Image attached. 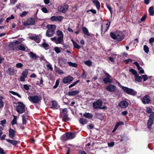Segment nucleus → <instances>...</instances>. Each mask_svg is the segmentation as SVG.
Masks as SVG:
<instances>
[{
	"mask_svg": "<svg viewBox=\"0 0 154 154\" xmlns=\"http://www.w3.org/2000/svg\"><path fill=\"white\" fill-rule=\"evenodd\" d=\"M47 29L46 33V36L50 37H52L54 34L56 29V26L55 25L49 24L47 26Z\"/></svg>",
	"mask_w": 154,
	"mask_h": 154,
	"instance_id": "f257e3e1",
	"label": "nucleus"
},
{
	"mask_svg": "<svg viewBox=\"0 0 154 154\" xmlns=\"http://www.w3.org/2000/svg\"><path fill=\"white\" fill-rule=\"evenodd\" d=\"M110 35L114 39H116L118 41H121L124 38L123 33L120 31H117L115 33L111 32Z\"/></svg>",
	"mask_w": 154,
	"mask_h": 154,
	"instance_id": "f03ea898",
	"label": "nucleus"
},
{
	"mask_svg": "<svg viewBox=\"0 0 154 154\" xmlns=\"http://www.w3.org/2000/svg\"><path fill=\"white\" fill-rule=\"evenodd\" d=\"M76 136V134L74 132H68L62 135L60 137L61 140L66 141L74 138Z\"/></svg>",
	"mask_w": 154,
	"mask_h": 154,
	"instance_id": "7ed1b4c3",
	"label": "nucleus"
},
{
	"mask_svg": "<svg viewBox=\"0 0 154 154\" xmlns=\"http://www.w3.org/2000/svg\"><path fill=\"white\" fill-rule=\"evenodd\" d=\"M26 106L23 103L21 102H18L17 105L16 107V110L20 114H22L25 112Z\"/></svg>",
	"mask_w": 154,
	"mask_h": 154,
	"instance_id": "20e7f679",
	"label": "nucleus"
},
{
	"mask_svg": "<svg viewBox=\"0 0 154 154\" xmlns=\"http://www.w3.org/2000/svg\"><path fill=\"white\" fill-rule=\"evenodd\" d=\"M120 86L125 93L134 96L137 94V92L132 88H129L121 85H120Z\"/></svg>",
	"mask_w": 154,
	"mask_h": 154,
	"instance_id": "39448f33",
	"label": "nucleus"
},
{
	"mask_svg": "<svg viewBox=\"0 0 154 154\" xmlns=\"http://www.w3.org/2000/svg\"><path fill=\"white\" fill-rule=\"evenodd\" d=\"M154 120V112H152L149 116V118L147 122V128L149 130H151Z\"/></svg>",
	"mask_w": 154,
	"mask_h": 154,
	"instance_id": "423d86ee",
	"label": "nucleus"
},
{
	"mask_svg": "<svg viewBox=\"0 0 154 154\" xmlns=\"http://www.w3.org/2000/svg\"><path fill=\"white\" fill-rule=\"evenodd\" d=\"M63 37H58L57 38L56 37L51 38V40L53 42H54L57 44H63Z\"/></svg>",
	"mask_w": 154,
	"mask_h": 154,
	"instance_id": "0eeeda50",
	"label": "nucleus"
},
{
	"mask_svg": "<svg viewBox=\"0 0 154 154\" xmlns=\"http://www.w3.org/2000/svg\"><path fill=\"white\" fill-rule=\"evenodd\" d=\"M103 103L102 100L99 99L94 101L93 103V106L94 109L101 108V107L102 106Z\"/></svg>",
	"mask_w": 154,
	"mask_h": 154,
	"instance_id": "6e6552de",
	"label": "nucleus"
},
{
	"mask_svg": "<svg viewBox=\"0 0 154 154\" xmlns=\"http://www.w3.org/2000/svg\"><path fill=\"white\" fill-rule=\"evenodd\" d=\"M69 6L66 4L61 5L58 8L59 11L62 13L66 12L68 10Z\"/></svg>",
	"mask_w": 154,
	"mask_h": 154,
	"instance_id": "1a4fd4ad",
	"label": "nucleus"
},
{
	"mask_svg": "<svg viewBox=\"0 0 154 154\" xmlns=\"http://www.w3.org/2000/svg\"><path fill=\"white\" fill-rule=\"evenodd\" d=\"M110 24V22L109 21H108L105 24H103V23L101 24V33H102L103 32H105L109 29Z\"/></svg>",
	"mask_w": 154,
	"mask_h": 154,
	"instance_id": "9d476101",
	"label": "nucleus"
},
{
	"mask_svg": "<svg viewBox=\"0 0 154 154\" xmlns=\"http://www.w3.org/2000/svg\"><path fill=\"white\" fill-rule=\"evenodd\" d=\"M142 103L144 104H148L151 101V98L148 95H146L141 99Z\"/></svg>",
	"mask_w": 154,
	"mask_h": 154,
	"instance_id": "9b49d317",
	"label": "nucleus"
},
{
	"mask_svg": "<svg viewBox=\"0 0 154 154\" xmlns=\"http://www.w3.org/2000/svg\"><path fill=\"white\" fill-rule=\"evenodd\" d=\"M63 18V17L61 16H52L50 18V19L53 22H60Z\"/></svg>",
	"mask_w": 154,
	"mask_h": 154,
	"instance_id": "f8f14e48",
	"label": "nucleus"
},
{
	"mask_svg": "<svg viewBox=\"0 0 154 154\" xmlns=\"http://www.w3.org/2000/svg\"><path fill=\"white\" fill-rule=\"evenodd\" d=\"M28 99L33 103H38L40 100L39 97L37 96H29L28 97Z\"/></svg>",
	"mask_w": 154,
	"mask_h": 154,
	"instance_id": "ddd939ff",
	"label": "nucleus"
},
{
	"mask_svg": "<svg viewBox=\"0 0 154 154\" xmlns=\"http://www.w3.org/2000/svg\"><path fill=\"white\" fill-rule=\"evenodd\" d=\"M105 75L106 77L103 78V80L105 84H107V83H112V81L111 79V76L107 72H105Z\"/></svg>",
	"mask_w": 154,
	"mask_h": 154,
	"instance_id": "4468645a",
	"label": "nucleus"
},
{
	"mask_svg": "<svg viewBox=\"0 0 154 154\" xmlns=\"http://www.w3.org/2000/svg\"><path fill=\"white\" fill-rule=\"evenodd\" d=\"M73 80V77L69 76L65 77L63 80L62 81L64 84L70 83Z\"/></svg>",
	"mask_w": 154,
	"mask_h": 154,
	"instance_id": "2eb2a0df",
	"label": "nucleus"
},
{
	"mask_svg": "<svg viewBox=\"0 0 154 154\" xmlns=\"http://www.w3.org/2000/svg\"><path fill=\"white\" fill-rule=\"evenodd\" d=\"M35 22V19L32 17L29 18L27 20L26 25L27 26L34 25Z\"/></svg>",
	"mask_w": 154,
	"mask_h": 154,
	"instance_id": "dca6fc26",
	"label": "nucleus"
},
{
	"mask_svg": "<svg viewBox=\"0 0 154 154\" xmlns=\"http://www.w3.org/2000/svg\"><path fill=\"white\" fill-rule=\"evenodd\" d=\"M116 88V87L114 85L110 84L106 87L107 90L109 92H113L114 91Z\"/></svg>",
	"mask_w": 154,
	"mask_h": 154,
	"instance_id": "f3484780",
	"label": "nucleus"
},
{
	"mask_svg": "<svg viewBox=\"0 0 154 154\" xmlns=\"http://www.w3.org/2000/svg\"><path fill=\"white\" fill-rule=\"evenodd\" d=\"M128 105V103L125 100L121 101L119 104V106L121 108H126Z\"/></svg>",
	"mask_w": 154,
	"mask_h": 154,
	"instance_id": "a211bd4d",
	"label": "nucleus"
},
{
	"mask_svg": "<svg viewBox=\"0 0 154 154\" xmlns=\"http://www.w3.org/2000/svg\"><path fill=\"white\" fill-rule=\"evenodd\" d=\"M51 103H52L51 108L52 109H58L60 108V106L56 101H52Z\"/></svg>",
	"mask_w": 154,
	"mask_h": 154,
	"instance_id": "6ab92c4d",
	"label": "nucleus"
},
{
	"mask_svg": "<svg viewBox=\"0 0 154 154\" xmlns=\"http://www.w3.org/2000/svg\"><path fill=\"white\" fill-rule=\"evenodd\" d=\"M9 137L11 138H13L15 135V131L13 129L10 128L9 130Z\"/></svg>",
	"mask_w": 154,
	"mask_h": 154,
	"instance_id": "aec40b11",
	"label": "nucleus"
},
{
	"mask_svg": "<svg viewBox=\"0 0 154 154\" xmlns=\"http://www.w3.org/2000/svg\"><path fill=\"white\" fill-rule=\"evenodd\" d=\"M79 93V91L77 90L69 91L68 92V95L71 96H74L78 94Z\"/></svg>",
	"mask_w": 154,
	"mask_h": 154,
	"instance_id": "412c9836",
	"label": "nucleus"
},
{
	"mask_svg": "<svg viewBox=\"0 0 154 154\" xmlns=\"http://www.w3.org/2000/svg\"><path fill=\"white\" fill-rule=\"evenodd\" d=\"M28 116L27 114H25L24 115H23L22 118V122L23 124V125H26V119H27Z\"/></svg>",
	"mask_w": 154,
	"mask_h": 154,
	"instance_id": "4be33fe9",
	"label": "nucleus"
},
{
	"mask_svg": "<svg viewBox=\"0 0 154 154\" xmlns=\"http://www.w3.org/2000/svg\"><path fill=\"white\" fill-rule=\"evenodd\" d=\"M67 109L66 108H64L61 110L60 115L61 117L67 115Z\"/></svg>",
	"mask_w": 154,
	"mask_h": 154,
	"instance_id": "5701e85b",
	"label": "nucleus"
},
{
	"mask_svg": "<svg viewBox=\"0 0 154 154\" xmlns=\"http://www.w3.org/2000/svg\"><path fill=\"white\" fill-rule=\"evenodd\" d=\"M82 32L88 36L90 35L89 33L88 30L86 27L82 26Z\"/></svg>",
	"mask_w": 154,
	"mask_h": 154,
	"instance_id": "b1692460",
	"label": "nucleus"
},
{
	"mask_svg": "<svg viewBox=\"0 0 154 154\" xmlns=\"http://www.w3.org/2000/svg\"><path fill=\"white\" fill-rule=\"evenodd\" d=\"M83 116L85 118L88 119H91L93 117V115L92 114L85 112L83 114Z\"/></svg>",
	"mask_w": 154,
	"mask_h": 154,
	"instance_id": "393cba45",
	"label": "nucleus"
},
{
	"mask_svg": "<svg viewBox=\"0 0 154 154\" xmlns=\"http://www.w3.org/2000/svg\"><path fill=\"white\" fill-rule=\"evenodd\" d=\"M93 2L95 5L97 9H99L100 8V3L97 0H94Z\"/></svg>",
	"mask_w": 154,
	"mask_h": 154,
	"instance_id": "a878e982",
	"label": "nucleus"
},
{
	"mask_svg": "<svg viewBox=\"0 0 154 154\" xmlns=\"http://www.w3.org/2000/svg\"><path fill=\"white\" fill-rule=\"evenodd\" d=\"M41 47L44 48L45 50H48L50 48V46L49 44L45 42H43L41 45Z\"/></svg>",
	"mask_w": 154,
	"mask_h": 154,
	"instance_id": "bb28decb",
	"label": "nucleus"
},
{
	"mask_svg": "<svg viewBox=\"0 0 154 154\" xmlns=\"http://www.w3.org/2000/svg\"><path fill=\"white\" fill-rule=\"evenodd\" d=\"M29 55L30 57L32 59L36 60L37 58L36 54L32 52H30Z\"/></svg>",
	"mask_w": 154,
	"mask_h": 154,
	"instance_id": "cd10ccee",
	"label": "nucleus"
},
{
	"mask_svg": "<svg viewBox=\"0 0 154 154\" xmlns=\"http://www.w3.org/2000/svg\"><path fill=\"white\" fill-rule=\"evenodd\" d=\"M7 72L9 75H12L14 73V70L13 68H10L8 69Z\"/></svg>",
	"mask_w": 154,
	"mask_h": 154,
	"instance_id": "c85d7f7f",
	"label": "nucleus"
},
{
	"mask_svg": "<svg viewBox=\"0 0 154 154\" xmlns=\"http://www.w3.org/2000/svg\"><path fill=\"white\" fill-rule=\"evenodd\" d=\"M6 140L9 143H10L13 145H16L17 143V141L14 140H11L10 139H6Z\"/></svg>",
	"mask_w": 154,
	"mask_h": 154,
	"instance_id": "c756f323",
	"label": "nucleus"
},
{
	"mask_svg": "<svg viewBox=\"0 0 154 154\" xmlns=\"http://www.w3.org/2000/svg\"><path fill=\"white\" fill-rule=\"evenodd\" d=\"M28 73V70L27 69H25L22 73L21 75L26 78L27 77Z\"/></svg>",
	"mask_w": 154,
	"mask_h": 154,
	"instance_id": "7c9ffc66",
	"label": "nucleus"
},
{
	"mask_svg": "<svg viewBox=\"0 0 154 154\" xmlns=\"http://www.w3.org/2000/svg\"><path fill=\"white\" fill-rule=\"evenodd\" d=\"M56 34L57 35L60 37H63V34L62 31L58 30L56 31Z\"/></svg>",
	"mask_w": 154,
	"mask_h": 154,
	"instance_id": "2f4dec72",
	"label": "nucleus"
},
{
	"mask_svg": "<svg viewBox=\"0 0 154 154\" xmlns=\"http://www.w3.org/2000/svg\"><path fill=\"white\" fill-rule=\"evenodd\" d=\"M135 80L138 82H141L142 80V77L141 76H139L138 74H137L135 76Z\"/></svg>",
	"mask_w": 154,
	"mask_h": 154,
	"instance_id": "473e14b6",
	"label": "nucleus"
},
{
	"mask_svg": "<svg viewBox=\"0 0 154 154\" xmlns=\"http://www.w3.org/2000/svg\"><path fill=\"white\" fill-rule=\"evenodd\" d=\"M149 13L150 15L153 16L154 15V11L153 10V7L151 6L149 8Z\"/></svg>",
	"mask_w": 154,
	"mask_h": 154,
	"instance_id": "72a5a7b5",
	"label": "nucleus"
},
{
	"mask_svg": "<svg viewBox=\"0 0 154 154\" xmlns=\"http://www.w3.org/2000/svg\"><path fill=\"white\" fill-rule=\"evenodd\" d=\"M79 121L80 123L83 125L87 124L88 122L87 119H80Z\"/></svg>",
	"mask_w": 154,
	"mask_h": 154,
	"instance_id": "f704fd0d",
	"label": "nucleus"
},
{
	"mask_svg": "<svg viewBox=\"0 0 154 154\" xmlns=\"http://www.w3.org/2000/svg\"><path fill=\"white\" fill-rule=\"evenodd\" d=\"M84 63L85 64L89 66H91L92 64V63L91 61L90 60L85 61Z\"/></svg>",
	"mask_w": 154,
	"mask_h": 154,
	"instance_id": "c9c22d12",
	"label": "nucleus"
},
{
	"mask_svg": "<svg viewBox=\"0 0 154 154\" xmlns=\"http://www.w3.org/2000/svg\"><path fill=\"white\" fill-rule=\"evenodd\" d=\"M61 49L62 48H60L58 47H55L54 48V50L56 52V53L58 54L61 52Z\"/></svg>",
	"mask_w": 154,
	"mask_h": 154,
	"instance_id": "e433bc0d",
	"label": "nucleus"
},
{
	"mask_svg": "<svg viewBox=\"0 0 154 154\" xmlns=\"http://www.w3.org/2000/svg\"><path fill=\"white\" fill-rule=\"evenodd\" d=\"M67 63L69 66L74 67H76L77 66V64L75 63H73L71 62H68Z\"/></svg>",
	"mask_w": 154,
	"mask_h": 154,
	"instance_id": "4c0bfd02",
	"label": "nucleus"
},
{
	"mask_svg": "<svg viewBox=\"0 0 154 154\" xmlns=\"http://www.w3.org/2000/svg\"><path fill=\"white\" fill-rule=\"evenodd\" d=\"M10 93L14 95L17 96L18 97L21 98V96L17 92L13 91H10Z\"/></svg>",
	"mask_w": 154,
	"mask_h": 154,
	"instance_id": "58836bf2",
	"label": "nucleus"
},
{
	"mask_svg": "<svg viewBox=\"0 0 154 154\" xmlns=\"http://www.w3.org/2000/svg\"><path fill=\"white\" fill-rule=\"evenodd\" d=\"M31 86L30 85L25 84L23 85V88L25 90L28 91L29 89V87H31Z\"/></svg>",
	"mask_w": 154,
	"mask_h": 154,
	"instance_id": "ea45409f",
	"label": "nucleus"
},
{
	"mask_svg": "<svg viewBox=\"0 0 154 154\" xmlns=\"http://www.w3.org/2000/svg\"><path fill=\"white\" fill-rule=\"evenodd\" d=\"M6 124V120L4 119L0 121V124L2 125L3 127L5 126V125Z\"/></svg>",
	"mask_w": 154,
	"mask_h": 154,
	"instance_id": "a19ab883",
	"label": "nucleus"
},
{
	"mask_svg": "<svg viewBox=\"0 0 154 154\" xmlns=\"http://www.w3.org/2000/svg\"><path fill=\"white\" fill-rule=\"evenodd\" d=\"M62 118L63 121L64 122H65L67 121H68L69 119V118L68 116V115L61 117Z\"/></svg>",
	"mask_w": 154,
	"mask_h": 154,
	"instance_id": "79ce46f5",
	"label": "nucleus"
},
{
	"mask_svg": "<svg viewBox=\"0 0 154 154\" xmlns=\"http://www.w3.org/2000/svg\"><path fill=\"white\" fill-rule=\"evenodd\" d=\"M79 82V80H78L74 82L72 84L70 85L69 86V88H70L74 86H75L77 83Z\"/></svg>",
	"mask_w": 154,
	"mask_h": 154,
	"instance_id": "37998d69",
	"label": "nucleus"
},
{
	"mask_svg": "<svg viewBox=\"0 0 154 154\" xmlns=\"http://www.w3.org/2000/svg\"><path fill=\"white\" fill-rule=\"evenodd\" d=\"M3 97H0V108L4 106V103L2 100Z\"/></svg>",
	"mask_w": 154,
	"mask_h": 154,
	"instance_id": "c03bdc74",
	"label": "nucleus"
},
{
	"mask_svg": "<svg viewBox=\"0 0 154 154\" xmlns=\"http://www.w3.org/2000/svg\"><path fill=\"white\" fill-rule=\"evenodd\" d=\"M17 48L18 50H21V51H25V49H26V48L24 46L22 45H19L17 47Z\"/></svg>",
	"mask_w": 154,
	"mask_h": 154,
	"instance_id": "a18cd8bd",
	"label": "nucleus"
},
{
	"mask_svg": "<svg viewBox=\"0 0 154 154\" xmlns=\"http://www.w3.org/2000/svg\"><path fill=\"white\" fill-rule=\"evenodd\" d=\"M143 50L146 53H148L149 51V48L146 45H144L143 46Z\"/></svg>",
	"mask_w": 154,
	"mask_h": 154,
	"instance_id": "49530a36",
	"label": "nucleus"
},
{
	"mask_svg": "<svg viewBox=\"0 0 154 154\" xmlns=\"http://www.w3.org/2000/svg\"><path fill=\"white\" fill-rule=\"evenodd\" d=\"M146 108V112L148 113H151L152 112V109L149 107H147Z\"/></svg>",
	"mask_w": 154,
	"mask_h": 154,
	"instance_id": "de8ad7c7",
	"label": "nucleus"
},
{
	"mask_svg": "<svg viewBox=\"0 0 154 154\" xmlns=\"http://www.w3.org/2000/svg\"><path fill=\"white\" fill-rule=\"evenodd\" d=\"M74 47L76 48L77 49H80L81 48L80 46L76 42H74V44H73Z\"/></svg>",
	"mask_w": 154,
	"mask_h": 154,
	"instance_id": "09e8293b",
	"label": "nucleus"
},
{
	"mask_svg": "<svg viewBox=\"0 0 154 154\" xmlns=\"http://www.w3.org/2000/svg\"><path fill=\"white\" fill-rule=\"evenodd\" d=\"M130 71L133 74L135 75V76L137 74V72L134 69H131L130 70Z\"/></svg>",
	"mask_w": 154,
	"mask_h": 154,
	"instance_id": "8fccbe9b",
	"label": "nucleus"
},
{
	"mask_svg": "<svg viewBox=\"0 0 154 154\" xmlns=\"http://www.w3.org/2000/svg\"><path fill=\"white\" fill-rule=\"evenodd\" d=\"M139 71V72L140 73L143 74L144 73V71L143 69L140 66L137 68Z\"/></svg>",
	"mask_w": 154,
	"mask_h": 154,
	"instance_id": "3c124183",
	"label": "nucleus"
},
{
	"mask_svg": "<svg viewBox=\"0 0 154 154\" xmlns=\"http://www.w3.org/2000/svg\"><path fill=\"white\" fill-rule=\"evenodd\" d=\"M28 13V12L26 11H24L20 14V16L23 17L26 16Z\"/></svg>",
	"mask_w": 154,
	"mask_h": 154,
	"instance_id": "603ef678",
	"label": "nucleus"
},
{
	"mask_svg": "<svg viewBox=\"0 0 154 154\" xmlns=\"http://www.w3.org/2000/svg\"><path fill=\"white\" fill-rule=\"evenodd\" d=\"M46 66L51 71L53 70V68L52 66L51 65L50 63L47 64Z\"/></svg>",
	"mask_w": 154,
	"mask_h": 154,
	"instance_id": "864d4df0",
	"label": "nucleus"
},
{
	"mask_svg": "<svg viewBox=\"0 0 154 154\" xmlns=\"http://www.w3.org/2000/svg\"><path fill=\"white\" fill-rule=\"evenodd\" d=\"M59 83V80H57L56 82L55 85L53 86V88L55 89L58 86Z\"/></svg>",
	"mask_w": 154,
	"mask_h": 154,
	"instance_id": "5fc2aeb1",
	"label": "nucleus"
},
{
	"mask_svg": "<svg viewBox=\"0 0 154 154\" xmlns=\"http://www.w3.org/2000/svg\"><path fill=\"white\" fill-rule=\"evenodd\" d=\"M23 64L20 63H18L16 64V66L18 68L22 67L23 66Z\"/></svg>",
	"mask_w": 154,
	"mask_h": 154,
	"instance_id": "6e6d98bb",
	"label": "nucleus"
},
{
	"mask_svg": "<svg viewBox=\"0 0 154 154\" xmlns=\"http://www.w3.org/2000/svg\"><path fill=\"white\" fill-rule=\"evenodd\" d=\"M26 78L21 75L20 79V80L22 82H24L25 81V79Z\"/></svg>",
	"mask_w": 154,
	"mask_h": 154,
	"instance_id": "4d7b16f0",
	"label": "nucleus"
},
{
	"mask_svg": "<svg viewBox=\"0 0 154 154\" xmlns=\"http://www.w3.org/2000/svg\"><path fill=\"white\" fill-rule=\"evenodd\" d=\"M126 64H128L129 63H131L132 61V60L131 59H128L124 61Z\"/></svg>",
	"mask_w": 154,
	"mask_h": 154,
	"instance_id": "13d9d810",
	"label": "nucleus"
},
{
	"mask_svg": "<svg viewBox=\"0 0 154 154\" xmlns=\"http://www.w3.org/2000/svg\"><path fill=\"white\" fill-rule=\"evenodd\" d=\"M42 10L44 13H47L48 12L47 8L45 7H43L42 8Z\"/></svg>",
	"mask_w": 154,
	"mask_h": 154,
	"instance_id": "bf43d9fd",
	"label": "nucleus"
},
{
	"mask_svg": "<svg viewBox=\"0 0 154 154\" xmlns=\"http://www.w3.org/2000/svg\"><path fill=\"white\" fill-rule=\"evenodd\" d=\"M38 36H31L30 37V38L32 40H33L35 41H36V39L37 38H38Z\"/></svg>",
	"mask_w": 154,
	"mask_h": 154,
	"instance_id": "052dcab7",
	"label": "nucleus"
},
{
	"mask_svg": "<svg viewBox=\"0 0 154 154\" xmlns=\"http://www.w3.org/2000/svg\"><path fill=\"white\" fill-rule=\"evenodd\" d=\"M143 78V81H145L148 79L147 76L146 75H142V78Z\"/></svg>",
	"mask_w": 154,
	"mask_h": 154,
	"instance_id": "680f3d73",
	"label": "nucleus"
},
{
	"mask_svg": "<svg viewBox=\"0 0 154 154\" xmlns=\"http://www.w3.org/2000/svg\"><path fill=\"white\" fill-rule=\"evenodd\" d=\"M149 43L151 44H152L154 42V38L153 37L151 38L149 40Z\"/></svg>",
	"mask_w": 154,
	"mask_h": 154,
	"instance_id": "e2e57ef3",
	"label": "nucleus"
},
{
	"mask_svg": "<svg viewBox=\"0 0 154 154\" xmlns=\"http://www.w3.org/2000/svg\"><path fill=\"white\" fill-rule=\"evenodd\" d=\"M114 142H112L111 143H108V145L109 147H112L114 146Z\"/></svg>",
	"mask_w": 154,
	"mask_h": 154,
	"instance_id": "0e129e2a",
	"label": "nucleus"
},
{
	"mask_svg": "<svg viewBox=\"0 0 154 154\" xmlns=\"http://www.w3.org/2000/svg\"><path fill=\"white\" fill-rule=\"evenodd\" d=\"M106 6L107 8L110 11L111 13V14L112 13V8H111V7L109 5L107 4H106Z\"/></svg>",
	"mask_w": 154,
	"mask_h": 154,
	"instance_id": "69168bd1",
	"label": "nucleus"
},
{
	"mask_svg": "<svg viewBox=\"0 0 154 154\" xmlns=\"http://www.w3.org/2000/svg\"><path fill=\"white\" fill-rule=\"evenodd\" d=\"M146 15H144L140 19V20L141 21L143 22L144 21L146 18Z\"/></svg>",
	"mask_w": 154,
	"mask_h": 154,
	"instance_id": "338daca9",
	"label": "nucleus"
},
{
	"mask_svg": "<svg viewBox=\"0 0 154 154\" xmlns=\"http://www.w3.org/2000/svg\"><path fill=\"white\" fill-rule=\"evenodd\" d=\"M17 123V120L15 119H13L11 122V124L12 125L15 124Z\"/></svg>",
	"mask_w": 154,
	"mask_h": 154,
	"instance_id": "774afa93",
	"label": "nucleus"
}]
</instances>
